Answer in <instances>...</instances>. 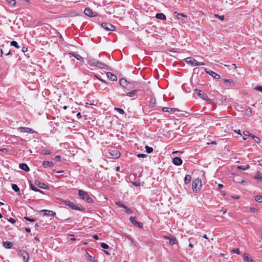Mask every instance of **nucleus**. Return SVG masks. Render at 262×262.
<instances>
[{
	"instance_id": "obj_1",
	"label": "nucleus",
	"mask_w": 262,
	"mask_h": 262,
	"mask_svg": "<svg viewBox=\"0 0 262 262\" xmlns=\"http://www.w3.org/2000/svg\"><path fill=\"white\" fill-rule=\"evenodd\" d=\"M202 187L201 180L199 178L194 179L192 182V188L193 192H197L200 191Z\"/></svg>"
},
{
	"instance_id": "obj_2",
	"label": "nucleus",
	"mask_w": 262,
	"mask_h": 262,
	"mask_svg": "<svg viewBox=\"0 0 262 262\" xmlns=\"http://www.w3.org/2000/svg\"><path fill=\"white\" fill-rule=\"evenodd\" d=\"M78 194L80 199L85 201L86 202L89 203H93V200L92 198L90 197L87 192L84 191L82 190H79Z\"/></svg>"
},
{
	"instance_id": "obj_3",
	"label": "nucleus",
	"mask_w": 262,
	"mask_h": 262,
	"mask_svg": "<svg viewBox=\"0 0 262 262\" xmlns=\"http://www.w3.org/2000/svg\"><path fill=\"white\" fill-rule=\"evenodd\" d=\"M120 84L123 88L126 89H132L134 87V84L127 81L125 79L122 78L119 80Z\"/></svg>"
},
{
	"instance_id": "obj_4",
	"label": "nucleus",
	"mask_w": 262,
	"mask_h": 262,
	"mask_svg": "<svg viewBox=\"0 0 262 262\" xmlns=\"http://www.w3.org/2000/svg\"><path fill=\"white\" fill-rule=\"evenodd\" d=\"M63 203L64 205L68 206L70 208L75 210H82V209L77 205H76L73 202H71L69 200H64L63 201Z\"/></svg>"
},
{
	"instance_id": "obj_5",
	"label": "nucleus",
	"mask_w": 262,
	"mask_h": 262,
	"mask_svg": "<svg viewBox=\"0 0 262 262\" xmlns=\"http://www.w3.org/2000/svg\"><path fill=\"white\" fill-rule=\"evenodd\" d=\"M18 253L23 257L24 262H28L30 257L29 254L26 250H19Z\"/></svg>"
},
{
	"instance_id": "obj_6",
	"label": "nucleus",
	"mask_w": 262,
	"mask_h": 262,
	"mask_svg": "<svg viewBox=\"0 0 262 262\" xmlns=\"http://www.w3.org/2000/svg\"><path fill=\"white\" fill-rule=\"evenodd\" d=\"M101 27L106 31H114L115 27L108 23H103L101 24Z\"/></svg>"
},
{
	"instance_id": "obj_7",
	"label": "nucleus",
	"mask_w": 262,
	"mask_h": 262,
	"mask_svg": "<svg viewBox=\"0 0 262 262\" xmlns=\"http://www.w3.org/2000/svg\"><path fill=\"white\" fill-rule=\"evenodd\" d=\"M129 220L130 222L136 227H137L139 228H143V224L142 223L139 222L138 221H136V217L130 216L129 218Z\"/></svg>"
},
{
	"instance_id": "obj_8",
	"label": "nucleus",
	"mask_w": 262,
	"mask_h": 262,
	"mask_svg": "<svg viewBox=\"0 0 262 262\" xmlns=\"http://www.w3.org/2000/svg\"><path fill=\"white\" fill-rule=\"evenodd\" d=\"M222 80L225 86L232 87L235 85V82L231 79H222Z\"/></svg>"
},
{
	"instance_id": "obj_9",
	"label": "nucleus",
	"mask_w": 262,
	"mask_h": 262,
	"mask_svg": "<svg viewBox=\"0 0 262 262\" xmlns=\"http://www.w3.org/2000/svg\"><path fill=\"white\" fill-rule=\"evenodd\" d=\"M18 130L21 133L34 134L35 132L31 128L27 127H20L17 128Z\"/></svg>"
},
{
	"instance_id": "obj_10",
	"label": "nucleus",
	"mask_w": 262,
	"mask_h": 262,
	"mask_svg": "<svg viewBox=\"0 0 262 262\" xmlns=\"http://www.w3.org/2000/svg\"><path fill=\"white\" fill-rule=\"evenodd\" d=\"M84 13L88 16L92 17L98 15V13H94L92 9L90 8H86L84 10Z\"/></svg>"
},
{
	"instance_id": "obj_11",
	"label": "nucleus",
	"mask_w": 262,
	"mask_h": 262,
	"mask_svg": "<svg viewBox=\"0 0 262 262\" xmlns=\"http://www.w3.org/2000/svg\"><path fill=\"white\" fill-rule=\"evenodd\" d=\"M205 71L206 73L212 76L214 79H218L220 78V76L218 74L209 69H205Z\"/></svg>"
},
{
	"instance_id": "obj_12",
	"label": "nucleus",
	"mask_w": 262,
	"mask_h": 262,
	"mask_svg": "<svg viewBox=\"0 0 262 262\" xmlns=\"http://www.w3.org/2000/svg\"><path fill=\"white\" fill-rule=\"evenodd\" d=\"M194 91L197 93L198 95L201 98H202L204 100H208V96L204 94V93L199 90V89H195Z\"/></svg>"
},
{
	"instance_id": "obj_13",
	"label": "nucleus",
	"mask_w": 262,
	"mask_h": 262,
	"mask_svg": "<svg viewBox=\"0 0 262 262\" xmlns=\"http://www.w3.org/2000/svg\"><path fill=\"white\" fill-rule=\"evenodd\" d=\"M40 212H43L44 216H54L56 215V213L52 210H41Z\"/></svg>"
},
{
	"instance_id": "obj_14",
	"label": "nucleus",
	"mask_w": 262,
	"mask_h": 262,
	"mask_svg": "<svg viewBox=\"0 0 262 262\" xmlns=\"http://www.w3.org/2000/svg\"><path fill=\"white\" fill-rule=\"evenodd\" d=\"M184 61L187 63L190 64L192 66H195V62H197L198 61L192 57H188L184 59Z\"/></svg>"
},
{
	"instance_id": "obj_15",
	"label": "nucleus",
	"mask_w": 262,
	"mask_h": 262,
	"mask_svg": "<svg viewBox=\"0 0 262 262\" xmlns=\"http://www.w3.org/2000/svg\"><path fill=\"white\" fill-rule=\"evenodd\" d=\"M95 67H97L98 68L101 69L110 70V67L108 66L105 64L104 63L101 62L99 61L98 60L97 61Z\"/></svg>"
},
{
	"instance_id": "obj_16",
	"label": "nucleus",
	"mask_w": 262,
	"mask_h": 262,
	"mask_svg": "<svg viewBox=\"0 0 262 262\" xmlns=\"http://www.w3.org/2000/svg\"><path fill=\"white\" fill-rule=\"evenodd\" d=\"M172 162L174 165L179 166L182 164V160L179 157H175L173 159Z\"/></svg>"
},
{
	"instance_id": "obj_17",
	"label": "nucleus",
	"mask_w": 262,
	"mask_h": 262,
	"mask_svg": "<svg viewBox=\"0 0 262 262\" xmlns=\"http://www.w3.org/2000/svg\"><path fill=\"white\" fill-rule=\"evenodd\" d=\"M106 75H107V78L112 81H116L117 80V76L111 72H107Z\"/></svg>"
},
{
	"instance_id": "obj_18",
	"label": "nucleus",
	"mask_w": 262,
	"mask_h": 262,
	"mask_svg": "<svg viewBox=\"0 0 262 262\" xmlns=\"http://www.w3.org/2000/svg\"><path fill=\"white\" fill-rule=\"evenodd\" d=\"M35 185L38 186L39 188L43 189H49V186L43 182H40L39 181H36L35 183Z\"/></svg>"
},
{
	"instance_id": "obj_19",
	"label": "nucleus",
	"mask_w": 262,
	"mask_h": 262,
	"mask_svg": "<svg viewBox=\"0 0 262 262\" xmlns=\"http://www.w3.org/2000/svg\"><path fill=\"white\" fill-rule=\"evenodd\" d=\"M164 238H166V239H168L169 240V244L171 245H173L174 244H176L177 243V242H178L176 238L175 237H173V236L171 237H169L168 236H165Z\"/></svg>"
},
{
	"instance_id": "obj_20",
	"label": "nucleus",
	"mask_w": 262,
	"mask_h": 262,
	"mask_svg": "<svg viewBox=\"0 0 262 262\" xmlns=\"http://www.w3.org/2000/svg\"><path fill=\"white\" fill-rule=\"evenodd\" d=\"M140 91L139 90L136 89L128 93H126L124 95L130 97H133L136 96L137 93Z\"/></svg>"
},
{
	"instance_id": "obj_21",
	"label": "nucleus",
	"mask_w": 262,
	"mask_h": 262,
	"mask_svg": "<svg viewBox=\"0 0 262 262\" xmlns=\"http://www.w3.org/2000/svg\"><path fill=\"white\" fill-rule=\"evenodd\" d=\"M19 167L23 170H24L26 172H28L30 171V168L27 165V164L25 163H21L19 165Z\"/></svg>"
},
{
	"instance_id": "obj_22",
	"label": "nucleus",
	"mask_w": 262,
	"mask_h": 262,
	"mask_svg": "<svg viewBox=\"0 0 262 262\" xmlns=\"http://www.w3.org/2000/svg\"><path fill=\"white\" fill-rule=\"evenodd\" d=\"M42 165L45 168L52 167L54 166V163L51 161H45L43 162Z\"/></svg>"
},
{
	"instance_id": "obj_23",
	"label": "nucleus",
	"mask_w": 262,
	"mask_h": 262,
	"mask_svg": "<svg viewBox=\"0 0 262 262\" xmlns=\"http://www.w3.org/2000/svg\"><path fill=\"white\" fill-rule=\"evenodd\" d=\"M13 245V243L11 242L6 241L3 242V246L7 249H10Z\"/></svg>"
},
{
	"instance_id": "obj_24",
	"label": "nucleus",
	"mask_w": 262,
	"mask_h": 262,
	"mask_svg": "<svg viewBox=\"0 0 262 262\" xmlns=\"http://www.w3.org/2000/svg\"><path fill=\"white\" fill-rule=\"evenodd\" d=\"M156 17L158 19L163 20H165L166 19V17L165 15L162 13H157L156 15Z\"/></svg>"
},
{
	"instance_id": "obj_25",
	"label": "nucleus",
	"mask_w": 262,
	"mask_h": 262,
	"mask_svg": "<svg viewBox=\"0 0 262 262\" xmlns=\"http://www.w3.org/2000/svg\"><path fill=\"white\" fill-rule=\"evenodd\" d=\"M97 60L96 59L92 58L89 59L88 60V63L91 67H95L97 62Z\"/></svg>"
},
{
	"instance_id": "obj_26",
	"label": "nucleus",
	"mask_w": 262,
	"mask_h": 262,
	"mask_svg": "<svg viewBox=\"0 0 262 262\" xmlns=\"http://www.w3.org/2000/svg\"><path fill=\"white\" fill-rule=\"evenodd\" d=\"M69 54L72 55V56L75 57L78 60L81 61V60H83L82 57L80 55L76 54L75 52L69 53Z\"/></svg>"
},
{
	"instance_id": "obj_27",
	"label": "nucleus",
	"mask_w": 262,
	"mask_h": 262,
	"mask_svg": "<svg viewBox=\"0 0 262 262\" xmlns=\"http://www.w3.org/2000/svg\"><path fill=\"white\" fill-rule=\"evenodd\" d=\"M244 259L247 262H254L253 260L251 259L247 253H244Z\"/></svg>"
},
{
	"instance_id": "obj_28",
	"label": "nucleus",
	"mask_w": 262,
	"mask_h": 262,
	"mask_svg": "<svg viewBox=\"0 0 262 262\" xmlns=\"http://www.w3.org/2000/svg\"><path fill=\"white\" fill-rule=\"evenodd\" d=\"M191 180V176L190 174H186L184 178V183L185 184H189Z\"/></svg>"
},
{
	"instance_id": "obj_29",
	"label": "nucleus",
	"mask_w": 262,
	"mask_h": 262,
	"mask_svg": "<svg viewBox=\"0 0 262 262\" xmlns=\"http://www.w3.org/2000/svg\"><path fill=\"white\" fill-rule=\"evenodd\" d=\"M30 187L32 190H34L36 192H39L41 193H43V191L38 189L37 188L33 186V185L31 183H30Z\"/></svg>"
},
{
	"instance_id": "obj_30",
	"label": "nucleus",
	"mask_w": 262,
	"mask_h": 262,
	"mask_svg": "<svg viewBox=\"0 0 262 262\" xmlns=\"http://www.w3.org/2000/svg\"><path fill=\"white\" fill-rule=\"evenodd\" d=\"M12 188V189L15 191L16 192H19L20 189L18 186L15 184H11Z\"/></svg>"
},
{
	"instance_id": "obj_31",
	"label": "nucleus",
	"mask_w": 262,
	"mask_h": 262,
	"mask_svg": "<svg viewBox=\"0 0 262 262\" xmlns=\"http://www.w3.org/2000/svg\"><path fill=\"white\" fill-rule=\"evenodd\" d=\"M113 152H114V154L111 152L110 154L114 158L117 159L120 157V153L119 152L117 151H113Z\"/></svg>"
},
{
	"instance_id": "obj_32",
	"label": "nucleus",
	"mask_w": 262,
	"mask_h": 262,
	"mask_svg": "<svg viewBox=\"0 0 262 262\" xmlns=\"http://www.w3.org/2000/svg\"><path fill=\"white\" fill-rule=\"evenodd\" d=\"M249 167H250L249 165H242V166H238L237 167V169H239V170H247V169H249Z\"/></svg>"
},
{
	"instance_id": "obj_33",
	"label": "nucleus",
	"mask_w": 262,
	"mask_h": 262,
	"mask_svg": "<svg viewBox=\"0 0 262 262\" xmlns=\"http://www.w3.org/2000/svg\"><path fill=\"white\" fill-rule=\"evenodd\" d=\"M6 1L9 5L11 7L14 6L16 4L15 0H6Z\"/></svg>"
},
{
	"instance_id": "obj_34",
	"label": "nucleus",
	"mask_w": 262,
	"mask_h": 262,
	"mask_svg": "<svg viewBox=\"0 0 262 262\" xmlns=\"http://www.w3.org/2000/svg\"><path fill=\"white\" fill-rule=\"evenodd\" d=\"M10 45L11 46H13V47H15L17 49L20 48V46L18 45V43L17 42V41H14V40L11 41Z\"/></svg>"
},
{
	"instance_id": "obj_35",
	"label": "nucleus",
	"mask_w": 262,
	"mask_h": 262,
	"mask_svg": "<svg viewBox=\"0 0 262 262\" xmlns=\"http://www.w3.org/2000/svg\"><path fill=\"white\" fill-rule=\"evenodd\" d=\"M251 137L254 140V141L255 142H256L257 143H259L260 141L259 138H258V137H256L253 135H252Z\"/></svg>"
},
{
	"instance_id": "obj_36",
	"label": "nucleus",
	"mask_w": 262,
	"mask_h": 262,
	"mask_svg": "<svg viewBox=\"0 0 262 262\" xmlns=\"http://www.w3.org/2000/svg\"><path fill=\"white\" fill-rule=\"evenodd\" d=\"M146 149V151L148 154H150L153 151V148L151 147H149L147 145H146L145 147Z\"/></svg>"
},
{
	"instance_id": "obj_37",
	"label": "nucleus",
	"mask_w": 262,
	"mask_h": 262,
	"mask_svg": "<svg viewBox=\"0 0 262 262\" xmlns=\"http://www.w3.org/2000/svg\"><path fill=\"white\" fill-rule=\"evenodd\" d=\"M114 110L115 111H117L120 114L123 115L125 113L124 110L123 109H122V108H118V107H115Z\"/></svg>"
},
{
	"instance_id": "obj_38",
	"label": "nucleus",
	"mask_w": 262,
	"mask_h": 262,
	"mask_svg": "<svg viewBox=\"0 0 262 262\" xmlns=\"http://www.w3.org/2000/svg\"><path fill=\"white\" fill-rule=\"evenodd\" d=\"M255 200L258 202H262V196L261 195H256L254 196Z\"/></svg>"
},
{
	"instance_id": "obj_39",
	"label": "nucleus",
	"mask_w": 262,
	"mask_h": 262,
	"mask_svg": "<svg viewBox=\"0 0 262 262\" xmlns=\"http://www.w3.org/2000/svg\"><path fill=\"white\" fill-rule=\"evenodd\" d=\"M24 219L27 221H29V222H35L36 221V219H34V218H30V217H28L27 216H25L24 217Z\"/></svg>"
},
{
	"instance_id": "obj_40",
	"label": "nucleus",
	"mask_w": 262,
	"mask_h": 262,
	"mask_svg": "<svg viewBox=\"0 0 262 262\" xmlns=\"http://www.w3.org/2000/svg\"><path fill=\"white\" fill-rule=\"evenodd\" d=\"M100 246L102 248L105 249H107L109 248V246L104 243H101L100 244Z\"/></svg>"
},
{
	"instance_id": "obj_41",
	"label": "nucleus",
	"mask_w": 262,
	"mask_h": 262,
	"mask_svg": "<svg viewBox=\"0 0 262 262\" xmlns=\"http://www.w3.org/2000/svg\"><path fill=\"white\" fill-rule=\"evenodd\" d=\"M171 110H172L170 107H164L162 108V111L164 112L169 113L171 112Z\"/></svg>"
},
{
	"instance_id": "obj_42",
	"label": "nucleus",
	"mask_w": 262,
	"mask_h": 262,
	"mask_svg": "<svg viewBox=\"0 0 262 262\" xmlns=\"http://www.w3.org/2000/svg\"><path fill=\"white\" fill-rule=\"evenodd\" d=\"M123 208L125 209V212L127 213H128V214H130L132 213V211L130 209H129V208H128L127 206H126L125 205L124 206V207H123Z\"/></svg>"
},
{
	"instance_id": "obj_43",
	"label": "nucleus",
	"mask_w": 262,
	"mask_h": 262,
	"mask_svg": "<svg viewBox=\"0 0 262 262\" xmlns=\"http://www.w3.org/2000/svg\"><path fill=\"white\" fill-rule=\"evenodd\" d=\"M231 252L232 253H237V254H240V251H239V250L238 248L233 249L231 251Z\"/></svg>"
},
{
	"instance_id": "obj_44",
	"label": "nucleus",
	"mask_w": 262,
	"mask_h": 262,
	"mask_svg": "<svg viewBox=\"0 0 262 262\" xmlns=\"http://www.w3.org/2000/svg\"><path fill=\"white\" fill-rule=\"evenodd\" d=\"M115 204L117 206L120 207H122V208H123L125 206V205H124L122 202H119V201L116 202Z\"/></svg>"
},
{
	"instance_id": "obj_45",
	"label": "nucleus",
	"mask_w": 262,
	"mask_h": 262,
	"mask_svg": "<svg viewBox=\"0 0 262 262\" xmlns=\"http://www.w3.org/2000/svg\"><path fill=\"white\" fill-rule=\"evenodd\" d=\"M137 157L139 158H145L147 156V155L144 154H139L137 155Z\"/></svg>"
},
{
	"instance_id": "obj_46",
	"label": "nucleus",
	"mask_w": 262,
	"mask_h": 262,
	"mask_svg": "<svg viewBox=\"0 0 262 262\" xmlns=\"http://www.w3.org/2000/svg\"><path fill=\"white\" fill-rule=\"evenodd\" d=\"M243 135L246 136H248L251 137V135L252 134L250 133L249 132L248 130H245L243 132Z\"/></svg>"
},
{
	"instance_id": "obj_47",
	"label": "nucleus",
	"mask_w": 262,
	"mask_h": 262,
	"mask_svg": "<svg viewBox=\"0 0 262 262\" xmlns=\"http://www.w3.org/2000/svg\"><path fill=\"white\" fill-rule=\"evenodd\" d=\"M254 89L256 91L262 92V86H256Z\"/></svg>"
},
{
	"instance_id": "obj_48",
	"label": "nucleus",
	"mask_w": 262,
	"mask_h": 262,
	"mask_svg": "<svg viewBox=\"0 0 262 262\" xmlns=\"http://www.w3.org/2000/svg\"><path fill=\"white\" fill-rule=\"evenodd\" d=\"M255 178L258 180L259 181L262 182V176H260L259 174L255 176Z\"/></svg>"
},
{
	"instance_id": "obj_49",
	"label": "nucleus",
	"mask_w": 262,
	"mask_h": 262,
	"mask_svg": "<svg viewBox=\"0 0 262 262\" xmlns=\"http://www.w3.org/2000/svg\"><path fill=\"white\" fill-rule=\"evenodd\" d=\"M8 222H9L10 223H11L12 224H14L16 222V221L14 219L11 218V217L8 219Z\"/></svg>"
},
{
	"instance_id": "obj_50",
	"label": "nucleus",
	"mask_w": 262,
	"mask_h": 262,
	"mask_svg": "<svg viewBox=\"0 0 262 262\" xmlns=\"http://www.w3.org/2000/svg\"><path fill=\"white\" fill-rule=\"evenodd\" d=\"M132 183L135 186H139L140 185V183L138 181L134 182Z\"/></svg>"
},
{
	"instance_id": "obj_51",
	"label": "nucleus",
	"mask_w": 262,
	"mask_h": 262,
	"mask_svg": "<svg viewBox=\"0 0 262 262\" xmlns=\"http://www.w3.org/2000/svg\"><path fill=\"white\" fill-rule=\"evenodd\" d=\"M250 211L251 212H256L257 211V209L254 207H250L249 209Z\"/></svg>"
},
{
	"instance_id": "obj_52",
	"label": "nucleus",
	"mask_w": 262,
	"mask_h": 262,
	"mask_svg": "<svg viewBox=\"0 0 262 262\" xmlns=\"http://www.w3.org/2000/svg\"><path fill=\"white\" fill-rule=\"evenodd\" d=\"M180 16H182L185 17H187L186 15H185V14H184L183 13H181V14L178 13L177 15V17H178V18H179V19L180 18Z\"/></svg>"
},
{
	"instance_id": "obj_53",
	"label": "nucleus",
	"mask_w": 262,
	"mask_h": 262,
	"mask_svg": "<svg viewBox=\"0 0 262 262\" xmlns=\"http://www.w3.org/2000/svg\"><path fill=\"white\" fill-rule=\"evenodd\" d=\"M205 64L204 63V62H195V66H203V65H205Z\"/></svg>"
},
{
	"instance_id": "obj_54",
	"label": "nucleus",
	"mask_w": 262,
	"mask_h": 262,
	"mask_svg": "<svg viewBox=\"0 0 262 262\" xmlns=\"http://www.w3.org/2000/svg\"><path fill=\"white\" fill-rule=\"evenodd\" d=\"M60 157L58 155L57 156H56L55 157V161H59L60 160Z\"/></svg>"
},
{
	"instance_id": "obj_55",
	"label": "nucleus",
	"mask_w": 262,
	"mask_h": 262,
	"mask_svg": "<svg viewBox=\"0 0 262 262\" xmlns=\"http://www.w3.org/2000/svg\"><path fill=\"white\" fill-rule=\"evenodd\" d=\"M21 51L25 53L28 51V48L27 47H24L22 48Z\"/></svg>"
},
{
	"instance_id": "obj_56",
	"label": "nucleus",
	"mask_w": 262,
	"mask_h": 262,
	"mask_svg": "<svg viewBox=\"0 0 262 262\" xmlns=\"http://www.w3.org/2000/svg\"><path fill=\"white\" fill-rule=\"evenodd\" d=\"M215 16V17H219V18L220 19H221V20H223L224 19V15L218 16V15L216 14Z\"/></svg>"
},
{
	"instance_id": "obj_57",
	"label": "nucleus",
	"mask_w": 262,
	"mask_h": 262,
	"mask_svg": "<svg viewBox=\"0 0 262 262\" xmlns=\"http://www.w3.org/2000/svg\"><path fill=\"white\" fill-rule=\"evenodd\" d=\"M94 257L89 254V260L91 261H93L94 259Z\"/></svg>"
},
{
	"instance_id": "obj_58",
	"label": "nucleus",
	"mask_w": 262,
	"mask_h": 262,
	"mask_svg": "<svg viewBox=\"0 0 262 262\" xmlns=\"http://www.w3.org/2000/svg\"><path fill=\"white\" fill-rule=\"evenodd\" d=\"M155 104H156V101L154 100V102H151V103L150 104V107H154V106H155Z\"/></svg>"
},
{
	"instance_id": "obj_59",
	"label": "nucleus",
	"mask_w": 262,
	"mask_h": 262,
	"mask_svg": "<svg viewBox=\"0 0 262 262\" xmlns=\"http://www.w3.org/2000/svg\"><path fill=\"white\" fill-rule=\"evenodd\" d=\"M93 238L96 240H98L99 239V237L97 235H94L93 236Z\"/></svg>"
},
{
	"instance_id": "obj_60",
	"label": "nucleus",
	"mask_w": 262,
	"mask_h": 262,
	"mask_svg": "<svg viewBox=\"0 0 262 262\" xmlns=\"http://www.w3.org/2000/svg\"><path fill=\"white\" fill-rule=\"evenodd\" d=\"M50 154H51V152L49 150H45V151H44V154L46 155H50Z\"/></svg>"
},
{
	"instance_id": "obj_61",
	"label": "nucleus",
	"mask_w": 262,
	"mask_h": 262,
	"mask_svg": "<svg viewBox=\"0 0 262 262\" xmlns=\"http://www.w3.org/2000/svg\"><path fill=\"white\" fill-rule=\"evenodd\" d=\"M171 109L172 110L171 112H179V110L178 109V108H171Z\"/></svg>"
},
{
	"instance_id": "obj_62",
	"label": "nucleus",
	"mask_w": 262,
	"mask_h": 262,
	"mask_svg": "<svg viewBox=\"0 0 262 262\" xmlns=\"http://www.w3.org/2000/svg\"><path fill=\"white\" fill-rule=\"evenodd\" d=\"M25 230L27 232V233H30L31 232V229L29 228H26L25 229Z\"/></svg>"
},
{
	"instance_id": "obj_63",
	"label": "nucleus",
	"mask_w": 262,
	"mask_h": 262,
	"mask_svg": "<svg viewBox=\"0 0 262 262\" xmlns=\"http://www.w3.org/2000/svg\"><path fill=\"white\" fill-rule=\"evenodd\" d=\"M223 187V185L221 184H219L217 186V188L219 189H220Z\"/></svg>"
},
{
	"instance_id": "obj_64",
	"label": "nucleus",
	"mask_w": 262,
	"mask_h": 262,
	"mask_svg": "<svg viewBox=\"0 0 262 262\" xmlns=\"http://www.w3.org/2000/svg\"><path fill=\"white\" fill-rule=\"evenodd\" d=\"M77 118L79 119L81 117L80 113H78L76 115Z\"/></svg>"
}]
</instances>
